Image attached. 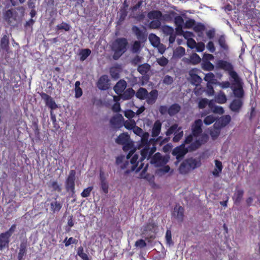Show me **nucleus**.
Returning a JSON list of instances; mask_svg holds the SVG:
<instances>
[{
	"label": "nucleus",
	"mask_w": 260,
	"mask_h": 260,
	"mask_svg": "<svg viewBox=\"0 0 260 260\" xmlns=\"http://www.w3.org/2000/svg\"><path fill=\"white\" fill-rule=\"evenodd\" d=\"M168 160V156L162 157L160 153H157L152 158L151 163L154 164L156 167H159L166 164Z\"/></svg>",
	"instance_id": "9d476101"
},
{
	"label": "nucleus",
	"mask_w": 260,
	"mask_h": 260,
	"mask_svg": "<svg viewBox=\"0 0 260 260\" xmlns=\"http://www.w3.org/2000/svg\"><path fill=\"white\" fill-rule=\"evenodd\" d=\"M175 22L177 27L176 29L177 31H179L182 29V26L184 23V20L181 16H177L175 18Z\"/></svg>",
	"instance_id": "c9c22d12"
},
{
	"label": "nucleus",
	"mask_w": 260,
	"mask_h": 260,
	"mask_svg": "<svg viewBox=\"0 0 260 260\" xmlns=\"http://www.w3.org/2000/svg\"><path fill=\"white\" fill-rule=\"evenodd\" d=\"M148 18L151 20H162L161 12L157 10H153L149 12L147 14Z\"/></svg>",
	"instance_id": "5701e85b"
},
{
	"label": "nucleus",
	"mask_w": 260,
	"mask_h": 260,
	"mask_svg": "<svg viewBox=\"0 0 260 260\" xmlns=\"http://www.w3.org/2000/svg\"><path fill=\"white\" fill-rule=\"evenodd\" d=\"M141 50V44L139 41L134 42L132 47V51L133 53H138Z\"/></svg>",
	"instance_id": "3c124183"
},
{
	"label": "nucleus",
	"mask_w": 260,
	"mask_h": 260,
	"mask_svg": "<svg viewBox=\"0 0 260 260\" xmlns=\"http://www.w3.org/2000/svg\"><path fill=\"white\" fill-rule=\"evenodd\" d=\"M242 105L241 99H235L230 105V108L232 111L238 112Z\"/></svg>",
	"instance_id": "393cba45"
},
{
	"label": "nucleus",
	"mask_w": 260,
	"mask_h": 260,
	"mask_svg": "<svg viewBox=\"0 0 260 260\" xmlns=\"http://www.w3.org/2000/svg\"><path fill=\"white\" fill-rule=\"evenodd\" d=\"M243 195V191L242 190H238L234 194V199L235 202L239 203L241 201Z\"/></svg>",
	"instance_id": "de8ad7c7"
},
{
	"label": "nucleus",
	"mask_w": 260,
	"mask_h": 260,
	"mask_svg": "<svg viewBox=\"0 0 260 260\" xmlns=\"http://www.w3.org/2000/svg\"><path fill=\"white\" fill-rule=\"evenodd\" d=\"M185 49L182 47L177 48L174 51L173 55L175 57L180 58L185 54Z\"/></svg>",
	"instance_id": "4c0bfd02"
},
{
	"label": "nucleus",
	"mask_w": 260,
	"mask_h": 260,
	"mask_svg": "<svg viewBox=\"0 0 260 260\" xmlns=\"http://www.w3.org/2000/svg\"><path fill=\"white\" fill-rule=\"evenodd\" d=\"M202 124L203 122L201 119H198L194 121L191 127L192 135H190L186 138L185 140V143L186 144H189L193 140H194V142L192 144L194 145H197L198 142L201 143V145L203 143L202 141H201L199 139H198V137L202 132Z\"/></svg>",
	"instance_id": "7ed1b4c3"
},
{
	"label": "nucleus",
	"mask_w": 260,
	"mask_h": 260,
	"mask_svg": "<svg viewBox=\"0 0 260 260\" xmlns=\"http://www.w3.org/2000/svg\"><path fill=\"white\" fill-rule=\"evenodd\" d=\"M145 158H142L141 154L140 157L139 154L134 149L131 150L126 159L124 156L117 157L116 163L121 169H125V174H128L132 171L139 172L143 167L142 161Z\"/></svg>",
	"instance_id": "f257e3e1"
},
{
	"label": "nucleus",
	"mask_w": 260,
	"mask_h": 260,
	"mask_svg": "<svg viewBox=\"0 0 260 260\" xmlns=\"http://www.w3.org/2000/svg\"><path fill=\"white\" fill-rule=\"evenodd\" d=\"M201 161L200 160L193 158H189L183 161L179 169L181 174H185L192 170L200 167Z\"/></svg>",
	"instance_id": "39448f33"
},
{
	"label": "nucleus",
	"mask_w": 260,
	"mask_h": 260,
	"mask_svg": "<svg viewBox=\"0 0 260 260\" xmlns=\"http://www.w3.org/2000/svg\"><path fill=\"white\" fill-rule=\"evenodd\" d=\"M181 109V107L177 104H174L169 107V114L173 116L178 113Z\"/></svg>",
	"instance_id": "c85d7f7f"
},
{
	"label": "nucleus",
	"mask_w": 260,
	"mask_h": 260,
	"mask_svg": "<svg viewBox=\"0 0 260 260\" xmlns=\"http://www.w3.org/2000/svg\"><path fill=\"white\" fill-rule=\"evenodd\" d=\"M148 91L144 88H140L136 93V96L137 98L141 100L146 99L147 98Z\"/></svg>",
	"instance_id": "7c9ffc66"
},
{
	"label": "nucleus",
	"mask_w": 260,
	"mask_h": 260,
	"mask_svg": "<svg viewBox=\"0 0 260 260\" xmlns=\"http://www.w3.org/2000/svg\"><path fill=\"white\" fill-rule=\"evenodd\" d=\"M207 105L210 108H212V102L211 101H209L207 99H202L199 101L198 104V106L200 109H203Z\"/></svg>",
	"instance_id": "f704fd0d"
},
{
	"label": "nucleus",
	"mask_w": 260,
	"mask_h": 260,
	"mask_svg": "<svg viewBox=\"0 0 260 260\" xmlns=\"http://www.w3.org/2000/svg\"><path fill=\"white\" fill-rule=\"evenodd\" d=\"M184 209L181 206H176L175 207L173 215L178 221H182L183 219Z\"/></svg>",
	"instance_id": "f3484780"
},
{
	"label": "nucleus",
	"mask_w": 260,
	"mask_h": 260,
	"mask_svg": "<svg viewBox=\"0 0 260 260\" xmlns=\"http://www.w3.org/2000/svg\"><path fill=\"white\" fill-rule=\"evenodd\" d=\"M42 98L45 101L46 105L51 110H54L57 108V105L50 96L44 93L42 95Z\"/></svg>",
	"instance_id": "a211bd4d"
},
{
	"label": "nucleus",
	"mask_w": 260,
	"mask_h": 260,
	"mask_svg": "<svg viewBox=\"0 0 260 260\" xmlns=\"http://www.w3.org/2000/svg\"><path fill=\"white\" fill-rule=\"evenodd\" d=\"M201 60L200 57L197 53H193L189 57V62L192 64L199 63Z\"/></svg>",
	"instance_id": "58836bf2"
},
{
	"label": "nucleus",
	"mask_w": 260,
	"mask_h": 260,
	"mask_svg": "<svg viewBox=\"0 0 260 260\" xmlns=\"http://www.w3.org/2000/svg\"><path fill=\"white\" fill-rule=\"evenodd\" d=\"M216 118L217 117H216L214 115H209L205 118L204 120V122L206 125H210L213 122H214L216 120Z\"/></svg>",
	"instance_id": "8fccbe9b"
},
{
	"label": "nucleus",
	"mask_w": 260,
	"mask_h": 260,
	"mask_svg": "<svg viewBox=\"0 0 260 260\" xmlns=\"http://www.w3.org/2000/svg\"><path fill=\"white\" fill-rule=\"evenodd\" d=\"M1 48L7 51L9 47V39L7 36H4L1 42Z\"/></svg>",
	"instance_id": "ea45409f"
},
{
	"label": "nucleus",
	"mask_w": 260,
	"mask_h": 260,
	"mask_svg": "<svg viewBox=\"0 0 260 260\" xmlns=\"http://www.w3.org/2000/svg\"><path fill=\"white\" fill-rule=\"evenodd\" d=\"M173 82L174 78L169 75L165 76L162 79V83L167 85L172 84Z\"/></svg>",
	"instance_id": "6e6d98bb"
},
{
	"label": "nucleus",
	"mask_w": 260,
	"mask_h": 260,
	"mask_svg": "<svg viewBox=\"0 0 260 260\" xmlns=\"http://www.w3.org/2000/svg\"><path fill=\"white\" fill-rule=\"evenodd\" d=\"M123 118L121 115H117L113 117L110 120L111 124L114 127H119L122 125Z\"/></svg>",
	"instance_id": "aec40b11"
},
{
	"label": "nucleus",
	"mask_w": 260,
	"mask_h": 260,
	"mask_svg": "<svg viewBox=\"0 0 260 260\" xmlns=\"http://www.w3.org/2000/svg\"><path fill=\"white\" fill-rule=\"evenodd\" d=\"M218 44L223 50H227L228 49V46L226 44L225 37L223 36H221L219 37Z\"/></svg>",
	"instance_id": "a18cd8bd"
},
{
	"label": "nucleus",
	"mask_w": 260,
	"mask_h": 260,
	"mask_svg": "<svg viewBox=\"0 0 260 260\" xmlns=\"http://www.w3.org/2000/svg\"><path fill=\"white\" fill-rule=\"evenodd\" d=\"M155 225L154 223H149L146 225H144L142 228V233L143 234H145L148 233L149 232H154L155 231Z\"/></svg>",
	"instance_id": "72a5a7b5"
},
{
	"label": "nucleus",
	"mask_w": 260,
	"mask_h": 260,
	"mask_svg": "<svg viewBox=\"0 0 260 260\" xmlns=\"http://www.w3.org/2000/svg\"><path fill=\"white\" fill-rule=\"evenodd\" d=\"M116 142L118 144L123 145V149L124 151H128L132 148L133 144L130 140L128 135L126 133H122L116 139Z\"/></svg>",
	"instance_id": "6e6552de"
},
{
	"label": "nucleus",
	"mask_w": 260,
	"mask_h": 260,
	"mask_svg": "<svg viewBox=\"0 0 260 260\" xmlns=\"http://www.w3.org/2000/svg\"><path fill=\"white\" fill-rule=\"evenodd\" d=\"M177 32L179 35L183 36L187 40H188V39H192V37H193V34L192 32L189 31H184L182 29Z\"/></svg>",
	"instance_id": "603ef678"
},
{
	"label": "nucleus",
	"mask_w": 260,
	"mask_h": 260,
	"mask_svg": "<svg viewBox=\"0 0 260 260\" xmlns=\"http://www.w3.org/2000/svg\"><path fill=\"white\" fill-rule=\"evenodd\" d=\"M75 171L71 170L66 181V188L72 193H75Z\"/></svg>",
	"instance_id": "9b49d317"
},
{
	"label": "nucleus",
	"mask_w": 260,
	"mask_h": 260,
	"mask_svg": "<svg viewBox=\"0 0 260 260\" xmlns=\"http://www.w3.org/2000/svg\"><path fill=\"white\" fill-rule=\"evenodd\" d=\"M124 114V116L129 119L132 118L135 115V112L131 110H125Z\"/></svg>",
	"instance_id": "69168bd1"
},
{
	"label": "nucleus",
	"mask_w": 260,
	"mask_h": 260,
	"mask_svg": "<svg viewBox=\"0 0 260 260\" xmlns=\"http://www.w3.org/2000/svg\"><path fill=\"white\" fill-rule=\"evenodd\" d=\"M158 96L157 90L154 89L151 90L149 93H147L146 102L149 105L153 104L156 101Z\"/></svg>",
	"instance_id": "6ab92c4d"
},
{
	"label": "nucleus",
	"mask_w": 260,
	"mask_h": 260,
	"mask_svg": "<svg viewBox=\"0 0 260 260\" xmlns=\"http://www.w3.org/2000/svg\"><path fill=\"white\" fill-rule=\"evenodd\" d=\"M50 206L51 211L55 213L59 212V211L61 208L62 204L60 202L57 201L56 200H54L51 202Z\"/></svg>",
	"instance_id": "2f4dec72"
},
{
	"label": "nucleus",
	"mask_w": 260,
	"mask_h": 260,
	"mask_svg": "<svg viewBox=\"0 0 260 260\" xmlns=\"http://www.w3.org/2000/svg\"><path fill=\"white\" fill-rule=\"evenodd\" d=\"M156 61L161 67H165L169 62L168 59L164 56L157 58Z\"/></svg>",
	"instance_id": "13d9d810"
},
{
	"label": "nucleus",
	"mask_w": 260,
	"mask_h": 260,
	"mask_svg": "<svg viewBox=\"0 0 260 260\" xmlns=\"http://www.w3.org/2000/svg\"><path fill=\"white\" fill-rule=\"evenodd\" d=\"M175 136L173 139L174 142H178L183 136V132L181 130V128L179 127L177 132L174 134Z\"/></svg>",
	"instance_id": "a19ab883"
},
{
	"label": "nucleus",
	"mask_w": 260,
	"mask_h": 260,
	"mask_svg": "<svg viewBox=\"0 0 260 260\" xmlns=\"http://www.w3.org/2000/svg\"><path fill=\"white\" fill-rule=\"evenodd\" d=\"M220 122L221 123V124L225 126L229 122L231 121V118L230 115H226L222 116L220 119H218Z\"/></svg>",
	"instance_id": "09e8293b"
},
{
	"label": "nucleus",
	"mask_w": 260,
	"mask_h": 260,
	"mask_svg": "<svg viewBox=\"0 0 260 260\" xmlns=\"http://www.w3.org/2000/svg\"><path fill=\"white\" fill-rule=\"evenodd\" d=\"M215 84L218 85L220 88L222 89L228 88L231 87V83L229 81H223V82H218L215 83Z\"/></svg>",
	"instance_id": "864d4df0"
},
{
	"label": "nucleus",
	"mask_w": 260,
	"mask_h": 260,
	"mask_svg": "<svg viewBox=\"0 0 260 260\" xmlns=\"http://www.w3.org/2000/svg\"><path fill=\"white\" fill-rule=\"evenodd\" d=\"M119 70L116 67H112L110 70V75L112 78L117 79L119 78Z\"/></svg>",
	"instance_id": "79ce46f5"
},
{
	"label": "nucleus",
	"mask_w": 260,
	"mask_h": 260,
	"mask_svg": "<svg viewBox=\"0 0 260 260\" xmlns=\"http://www.w3.org/2000/svg\"><path fill=\"white\" fill-rule=\"evenodd\" d=\"M150 66L148 63L140 65L138 68V71L142 75H145L150 69Z\"/></svg>",
	"instance_id": "c756f323"
},
{
	"label": "nucleus",
	"mask_w": 260,
	"mask_h": 260,
	"mask_svg": "<svg viewBox=\"0 0 260 260\" xmlns=\"http://www.w3.org/2000/svg\"><path fill=\"white\" fill-rule=\"evenodd\" d=\"M90 53L91 51L90 49H82L80 53V60L82 61L85 60L87 58V57L90 54Z\"/></svg>",
	"instance_id": "37998d69"
},
{
	"label": "nucleus",
	"mask_w": 260,
	"mask_h": 260,
	"mask_svg": "<svg viewBox=\"0 0 260 260\" xmlns=\"http://www.w3.org/2000/svg\"><path fill=\"white\" fill-rule=\"evenodd\" d=\"M161 123L159 120L155 122L152 129V136L153 137H157L161 131Z\"/></svg>",
	"instance_id": "bb28decb"
},
{
	"label": "nucleus",
	"mask_w": 260,
	"mask_h": 260,
	"mask_svg": "<svg viewBox=\"0 0 260 260\" xmlns=\"http://www.w3.org/2000/svg\"><path fill=\"white\" fill-rule=\"evenodd\" d=\"M164 33L167 35H170L174 33V29L172 27L166 25L162 27Z\"/></svg>",
	"instance_id": "052dcab7"
},
{
	"label": "nucleus",
	"mask_w": 260,
	"mask_h": 260,
	"mask_svg": "<svg viewBox=\"0 0 260 260\" xmlns=\"http://www.w3.org/2000/svg\"><path fill=\"white\" fill-rule=\"evenodd\" d=\"M93 189L92 186H89L86 188H85L81 193V196L83 198H86L90 196L91 191Z\"/></svg>",
	"instance_id": "bf43d9fd"
},
{
	"label": "nucleus",
	"mask_w": 260,
	"mask_h": 260,
	"mask_svg": "<svg viewBox=\"0 0 260 260\" xmlns=\"http://www.w3.org/2000/svg\"><path fill=\"white\" fill-rule=\"evenodd\" d=\"M58 29H64L69 31L70 29V26L66 23H62L57 26Z\"/></svg>",
	"instance_id": "0e129e2a"
},
{
	"label": "nucleus",
	"mask_w": 260,
	"mask_h": 260,
	"mask_svg": "<svg viewBox=\"0 0 260 260\" xmlns=\"http://www.w3.org/2000/svg\"><path fill=\"white\" fill-rule=\"evenodd\" d=\"M162 20H152L149 24V27L152 29L158 28L161 25Z\"/></svg>",
	"instance_id": "c03bdc74"
},
{
	"label": "nucleus",
	"mask_w": 260,
	"mask_h": 260,
	"mask_svg": "<svg viewBox=\"0 0 260 260\" xmlns=\"http://www.w3.org/2000/svg\"><path fill=\"white\" fill-rule=\"evenodd\" d=\"M127 86V83L124 80H120L114 86V90L117 94H121Z\"/></svg>",
	"instance_id": "dca6fc26"
},
{
	"label": "nucleus",
	"mask_w": 260,
	"mask_h": 260,
	"mask_svg": "<svg viewBox=\"0 0 260 260\" xmlns=\"http://www.w3.org/2000/svg\"><path fill=\"white\" fill-rule=\"evenodd\" d=\"M49 186L54 190L60 191L61 188L58 183L55 181H52L50 182Z\"/></svg>",
	"instance_id": "680f3d73"
},
{
	"label": "nucleus",
	"mask_w": 260,
	"mask_h": 260,
	"mask_svg": "<svg viewBox=\"0 0 260 260\" xmlns=\"http://www.w3.org/2000/svg\"><path fill=\"white\" fill-rule=\"evenodd\" d=\"M230 80L231 82V87H235L241 84H244L242 78L234 70L229 74Z\"/></svg>",
	"instance_id": "f8f14e48"
},
{
	"label": "nucleus",
	"mask_w": 260,
	"mask_h": 260,
	"mask_svg": "<svg viewBox=\"0 0 260 260\" xmlns=\"http://www.w3.org/2000/svg\"><path fill=\"white\" fill-rule=\"evenodd\" d=\"M16 227V225L13 224L8 231L0 234V250L8 246L10 242L9 238L15 232Z\"/></svg>",
	"instance_id": "0eeeda50"
},
{
	"label": "nucleus",
	"mask_w": 260,
	"mask_h": 260,
	"mask_svg": "<svg viewBox=\"0 0 260 260\" xmlns=\"http://www.w3.org/2000/svg\"><path fill=\"white\" fill-rule=\"evenodd\" d=\"M148 39L152 45L154 47H156L161 54L165 52L166 49L165 46L160 43L159 37L155 34H151L149 35Z\"/></svg>",
	"instance_id": "1a4fd4ad"
},
{
	"label": "nucleus",
	"mask_w": 260,
	"mask_h": 260,
	"mask_svg": "<svg viewBox=\"0 0 260 260\" xmlns=\"http://www.w3.org/2000/svg\"><path fill=\"white\" fill-rule=\"evenodd\" d=\"M216 101L219 104H224L227 101V98L224 93L220 91L215 96Z\"/></svg>",
	"instance_id": "473e14b6"
},
{
	"label": "nucleus",
	"mask_w": 260,
	"mask_h": 260,
	"mask_svg": "<svg viewBox=\"0 0 260 260\" xmlns=\"http://www.w3.org/2000/svg\"><path fill=\"white\" fill-rule=\"evenodd\" d=\"M243 85L244 84H241L235 87H231L233 89L234 95L239 98V99H241L244 94V91L243 88Z\"/></svg>",
	"instance_id": "412c9836"
},
{
	"label": "nucleus",
	"mask_w": 260,
	"mask_h": 260,
	"mask_svg": "<svg viewBox=\"0 0 260 260\" xmlns=\"http://www.w3.org/2000/svg\"><path fill=\"white\" fill-rule=\"evenodd\" d=\"M109 80L107 75H103L100 77L98 82V87L100 89L106 90L109 87Z\"/></svg>",
	"instance_id": "4468645a"
},
{
	"label": "nucleus",
	"mask_w": 260,
	"mask_h": 260,
	"mask_svg": "<svg viewBox=\"0 0 260 260\" xmlns=\"http://www.w3.org/2000/svg\"><path fill=\"white\" fill-rule=\"evenodd\" d=\"M199 71L197 69H193L189 72V75L190 77V82L191 84L196 85L197 87L202 82V78L199 76L197 73Z\"/></svg>",
	"instance_id": "ddd939ff"
},
{
	"label": "nucleus",
	"mask_w": 260,
	"mask_h": 260,
	"mask_svg": "<svg viewBox=\"0 0 260 260\" xmlns=\"http://www.w3.org/2000/svg\"><path fill=\"white\" fill-rule=\"evenodd\" d=\"M166 240L167 244L170 245L172 243L171 232L170 230H167L166 232Z\"/></svg>",
	"instance_id": "338daca9"
},
{
	"label": "nucleus",
	"mask_w": 260,
	"mask_h": 260,
	"mask_svg": "<svg viewBox=\"0 0 260 260\" xmlns=\"http://www.w3.org/2000/svg\"><path fill=\"white\" fill-rule=\"evenodd\" d=\"M204 80L209 83L215 84L217 80L215 79V75L212 73H209L205 75Z\"/></svg>",
	"instance_id": "e433bc0d"
},
{
	"label": "nucleus",
	"mask_w": 260,
	"mask_h": 260,
	"mask_svg": "<svg viewBox=\"0 0 260 260\" xmlns=\"http://www.w3.org/2000/svg\"><path fill=\"white\" fill-rule=\"evenodd\" d=\"M222 165L221 161L215 160V168L212 172L213 175L217 177H219L220 173L221 172L222 170Z\"/></svg>",
	"instance_id": "a878e982"
},
{
	"label": "nucleus",
	"mask_w": 260,
	"mask_h": 260,
	"mask_svg": "<svg viewBox=\"0 0 260 260\" xmlns=\"http://www.w3.org/2000/svg\"><path fill=\"white\" fill-rule=\"evenodd\" d=\"M201 145V143L198 142L197 145H194L193 144H191L190 146L185 148V144H182L179 147L175 148L172 154L176 156L178 162L180 161L184 155L187 152L188 150H192L197 148L199 146Z\"/></svg>",
	"instance_id": "423d86ee"
},
{
	"label": "nucleus",
	"mask_w": 260,
	"mask_h": 260,
	"mask_svg": "<svg viewBox=\"0 0 260 260\" xmlns=\"http://www.w3.org/2000/svg\"><path fill=\"white\" fill-rule=\"evenodd\" d=\"M135 245L136 247H140L141 248L145 247L146 246V243L144 240L140 239V240L137 241L135 242Z\"/></svg>",
	"instance_id": "774afa93"
},
{
	"label": "nucleus",
	"mask_w": 260,
	"mask_h": 260,
	"mask_svg": "<svg viewBox=\"0 0 260 260\" xmlns=\"http://www.w3.org/2000/svg\"><path fill=\"white\" fill-rule=\"evenodd\" d=\"M216 64L218 68L227 71L228 74L234 71L233 65L231 63L226 61L221 60H218Z\"/></svg>",
	"instance_id": "2eb2a0df"
},
{
	"label": "nucleus",
	"mask_w": 260,
	"mask_h": 260,
	"mask_svg": "<svg viewBox=\"0 0 260 260\" xmlns=\"http://www.w3.org/2000/svg\"><path fill=\"white\" fill-rule=\"evenodd\" d=\"M125 127L127 129H132L136 125V123L134 120H129L125 121L123 123Z\"/></svg>",
	"instance_id": "49530a36"
},
{
	"label": "nucleus",
	"mask_w": 260,
	"mask_h": 260,
	"mask_svg": "<svg viewBox=\"0 0 260 260\" xmlns=\"http://www.w3.org/2000/svg\"><path fill=\"white\" fill-rule=\"evenodd\" d=\"M127 40L125 38H118L112 44L111 49L114 52L113 58L118 59L126 50Z\"/></svg>",
	"instance_id": "20e7f679"
},
{
	"label": "nucleus",
	"mask_w": 260,
	"mask_h": 260,
	"mask_svg": "<svg viewBox=\"0 0 260 260\" xmlns=\"http://www.w3.org/2000/svg\"><path fill=\"white\" fill-rule=\"evenodd\" d=\"M135 94V90L132 88H129L124 91L123 93H121L120 95L121 99L123 100H128L132 99L134 96Z\"/></svg>",
	"instance_id": "4be33fe9"
},
{
	"label": "nucleus",
	"mask_w": 260,
	"mask_h": 260,
	"mask_svg": "<svg viewBox=\"0 0 260 260\" xmlns=\"http://www.w3.org/2000/svg\"><path fill=\"white\" fill-rule=\"evenodd\" d=\"M132 31L139 40H143L146 38L145 34L139 27L134 26L132 27Z\"/></svg>",
	"instance_id": "cd10ccee"
},
{
	"label": "nucleus",
	"mask_w": 260,
	"mask_h": 260,
	"mask_svg": "<svg viewBox=\"0 0 260 260\" xmlns=\"http://www.w3.org/2000/svg\"><path fill=\"white\" fill-rule=\"evenodd\" d=\"M4 19L10 24H13L14 21L16 20V16L14 15L13 12L9 10L7 11L4 14Z\"/></svg>",
	"instance_id": "b1692460"
},
{
	"label": "nucleus",
	"mask_w": 260,
	"mask_h": 260,
	"mask_svg": "<svg viewBox=\"0 0 260 260\" xmlns=\"http://www.w3.org/2000/svg\"><path fill=\"white\" fill-rule=\"evenodd\" d=\"M101 187L105 193L108 192V185L106 181H105L104 177L101 174Z\"/></svg>",
	"instance_id": "5fc2aeb1"
},
{
	"label": "nucleus",
	"mask_w": 260,
	"mask_h": 260,
	"mask_svg": "<svg viewBox=\"0 0 260 260\" xmlns=\"http://www.w3.org/2000/svg\"><path fill=\"white\" fill-rule=\"evenodd\" d=\"M179 127H178V125L177 124H173L166 132V135L168 136L173 133L175 134V132L177 131Z\"/></svg>",
	"instance_id": "4d7b16f0"
},
{
	"label": "nucleus",
	"mask_w": 260,
	"mask_h": 260,
	"mask_svg": "<svg viewBox=\"0 0 260 260\" xmlns=\"http://www.w3.org/2000/svg\"><path fill=\"white\" fill-rule=\"evenodd\" d=\"M207 90L206 92H207V94H208V95H209V96L213 95L214 94V90L213 87L211 85V84L210 83H208L207 84Z\"/></svg>",
	"instance_id": "e2e57ef3"
},
{
	"label": "nucleus",
	"mask_w": 260,
	"mask_h": 260,
	"mask_svg": "<svg viewBox=\"0 0 260 260\" xmlns=\"http://www.w3.org/2000/svg\"><path fill=\"white\" fill-rule=\"evenodd\" d=\"M133 131L134 134L141 137V143L139 149H141L140 152L142 158H149L156 151V148L154 145L148 141L149 136L148 133H144L142 128L137 125L134 127Z\"/></svg>",
	"instance_id": "f03ea898"
}]
</instances>
